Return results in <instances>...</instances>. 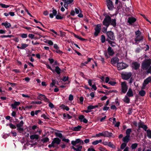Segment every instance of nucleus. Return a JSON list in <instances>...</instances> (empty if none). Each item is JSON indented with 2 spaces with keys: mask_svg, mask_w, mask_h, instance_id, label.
<instances>
[{
  "mask_svg": "<svg viewBox=\"0 0 151 151\" xmlns=\"http://www.w3.org/2000/svg\"><path fill=\"white\" fill-rule=\"evenodd\" d=\"M107 52L110 56H112L114 54V52L113 50L110 46L108 47L107 49Z\"/></svg>",
  "mask_w": 151,
  "mask_h": 151,
  "instance_id": "nucleus-14",
  "label": "nucleus"
},
{
  "mask_svg": "<svg viewBox=\"0 0 151 151\" xmlns=\"http://www.w3.org/2000/svg\"><path fill=\"white\" fill-rule=\"evenodd\" d=\"M49 140V139L47 137H45L42 140L44 142H46L48 141Z\"/></svg>",
  "mask_w": 151,
  "mask_h": 151,
  "instance_id": "nucleus-60",
  "label": "nucleus"
},
{
  "mask_svg": "<svg viewBox=\"0 0 151 151\" xmlns=\"http://www.w3.org/2000/svg\"><path fill=\"white\" fill-rule=\"evenodd\" d=\"M62 1L64 2V3L68 4L72 3L73 0H62Z\"/></svg>",
  "mask_w": 151,
  "mask_h": 151,
  "instance_id": "nucleus-28",
  "label": "nucleus"
},
{
  "mask_svg": "<svg viewBox=\"0 0 151 151\" xmlns=\"http://www.w3.org/2000/svg\"><path fill=\"white\" fill-rule=\"evenodd\" d=\"M132 132V129H127L126 132V135L130 136V134L131 132Z\"/></svg>",
  "mask_w": 151,
  "mask_h": 151,
  "instance_id": "nucleus-41",
  "label": "nucleus"
},
{
  "mask_svg": "<svg viewBox=\"0 0 151 151\" xmlns=\"http://www.w3.org/2000/svg\"><path fill=\"white\" fill-rule=\"evenodd\" d=\"M55 134L57 137H58L60 138H61L62 137V134L60 133L55 132Z\"/></svg>",
  "mask_w": 151,
  "mask_h": 151,
  "instance_id": "nucleus-46",
  "label": "nucleus"
},
{
  "mask_svg": "<svg viewBox=\"0 0 151 151\" xmlns=\"http://www.w3.org/2000/svg\"><path fill=\"white\" fill-rule=\"evenodd\" d=\"M106 2L108 8L110 10H112L114 6L112 1L110 0H106Z\"/></svg>",
  "mask_w": 151,
  "mask_h": 151,
  "instance_id": "nucleus-11",
  "label": "nucleus"
},
{
  "mask_svg": "<svg viewBox=\"0 0 151 151\" xmlns=\"http://www.w3.org/2000/svg\"><path fill=\"white\" fill-rule=\"evenodd\" d=\"M23 8L27 12V13L30 16H31V14L29 13L28 10L26 9V7L23 5H22Z\"/></svg>",
  "mask_w": 151,
  "mask_h": 151,
  "instance_id": "nucleus-48",
  "label": "nucleus"
},
{
  "mask_svg": "<svg viewBox=\"0 0 151 151\" xmlns=\"http://www.w3.org/2000/svg\"><path fill=\"white\" fill-rule=\"evenodd\" d=\"M135 35L137 36V35H140L141 34V32L139 31L138 30L135 32Z\"/></svg>",
  "mask_w": 151,
  "mask_h": 151,
  "instance_id": "nucleus-52",
  "label": "nucleus"
},
{
  "mask_svg": "<svg viewBox=\"0 0 151 151\" xmlns=\"http://www.w3.org/2000/svg\"><path fill=\"white\" fill-rule=\"evenodd\" d=\"M136 21V18L133 17H129L128 19V22L130 24L134 23Z\"/></svg>",
  "mask_w": 151,
  "mask_h": 151,
  "instance_id": "nucleus-15",
  "label": "nucleus"
},
{
  "mask_svg": "<svg viewBox=\"0 0 151 151\" xmlns=\"http://www.w3.org/2000/svg\"><path fill=\"white\" fill-rule=\"evenodd\" d=\"M22 96L25 98H29L30 97V96L27 94H22Z\"/></svg>",
  "mask_w": 151,
  "mask_h": 151,
  "instance_id": "nucleus-53",
  "label": "nucleus"
},
{
  "mask_svg": "<svg viewBox=\"0 0 151 151\" xmlns=\"http://www.w3.org/2000/svg\"><path fill=\"white\" fill-rule=\"evenodd\" d=\"M116 83V82L112 81H110L109 82V84L112 86L114 85Z\"/></svg>",
  "mask_w": 151,
  "mask_h": 151,
  "instance_id": "nucleus-61",
  "label": "nucleus"
},
{
  "mask_svg": "<svg viewBox=\"0 0 151 151\" xmlns=\"http://www.w3.org/2000/svg\"><path fill=\"white\" fill-rule=\"evenodd\" d=\"M20 104V102H19L15 101L14 104H11V106L13 109H15L17 106H19Z\"/></svg>",
  "mask_w": 151,
  "mask_h": 151,
  "instance_id": "nucleus-20",
  "label": "nucleus"
},
{
  "mask_svg": "<svg viewBox=\"0 0 151 151\" xmlns=\"http://www.w3.org/2000/svg\"><path fill=\"white\" fill-rule=\"evenodd\" d=\"M68 76L66 77L65 76L62 79V81H65L67 80H68Z\"/></svg>",
  "mask_w": 151,
  "mask_h": 151,
  "instance_id": "nucleus-59",
  "label": "nucleus"
},
{
  "mask_svg": "<svg viewBox=\"0 0 151 151\" xmlns=\"http://www.w3.org/2000/svg\"><path fill=\"white\" fill-rule=\"evenodd\" d=\"M147 136L149 138H151V130L148 129L147 131Z\"/></svg>",
  "mask_w": 151,
  "mask_h": 151,
  "instance_id": "nucleus-33",
  "label": "nucleus"
},
{
  "mask_svg": "<svg viewBox=\"0 0 151 151\" xmlns=\"http://www.w3.org/2000/svg\"><path fill=\"white\" fill-rule=\"evenodd\" d=\"M137 145L138 144L137 143L132 144L131 145V147L132 149H134L137 148Z\"/></svg>",
  "mask_w": 151,
  "mask_h": 151,
  "instance_id": "nucleus-37",
  "label": "nucleus"
},
{
  "mask_svg": "<svg viewBox=\"0 0 151 151\" xmlns=\"http://www.w3.org/2000/svg\"><path fill=\"white\" fill-rule=\"evenodd\" d=\"M28 46V45L22 43L21 44V49H24Z\"/></svg>",
  "mask_w": 151,
  "mask_h": 151,
  "instance_id": "nucleus-42",
  "label": "nucleus"
},
{
  "mask_svg": "<svg viewBox=\"0 0 151 151\" xmlns=\"http://www.w3.org/2000/svg\"><path fill=\"white\" fill-rule=\"evenodd\" d=\"M55 143H56L57 144H59L61 141L58 138H55L53 140Z\"/></svg>",
  "mask_w": 151,
  "mask_h": 151,
  "instance_id": "nucleus-25",
  "label": "nucleus"
},
{
  "mask_svg": "<svg viewBox=\"0 0 151 151\" xmlns=\"http://www.w3.org/2000/svg\"><path fill=\"white\" fill-rule=\"evenodd\" d=\"M108 145L113 148H115V146L111 142H110L108 143Z\"/></svg>",
  "mask_w": 151,
  "mask_h": 151,
  "instance_id": "nucleus-43",
  "label": "nucleus"
},
{
  "mask_svg": "<svg viewBox=\"0 0 151 151\" xmlns=\"http://www.w3.org/2000/svg\"><path fill=\"white\" fill-rule=\"evenodd\" d=\"M151 82V76L149 77L145 80L142 87V89H145L146 85Z\"/></svg>",
  "mask_w": 151,
  "mask_h": 151,
  "instance_id": "nucleus-4",
  "label": "nucleus"
},
{
  "mask_svg": "<svg viewBox=\"0 0 151 151\" xmlns=\"http://www.w3.org/2000/svg\"><path fill=\"white\" fill-rule=\"evenodd\" d=\"M32 106L31 105L26 106L25 107L24 109L27 110L31 109L32 108Z\"/></svg>",
  "mask_w": 151,
  "mask_h": 151,
  "instance_id": "nucleus-55",
  "label": "nucleus"
},
{
  "mask_svg": "<svg viewBox=\"0 0 151 151\" xmlns=\"http://www.w3.org/2000/svg\"><path fill=\"white\" fill-rule=\"evenodd\" d=\"M61 70L58 66H56L55 67V71L58 74H60Z\"/></svg>",
  "mask_w": 151,
  "mask_h": 151,
  "instance_id": "nucleus-30",
  "label": "nucleus"
},
{
  "mask_svg": "<svg viewBox=\"0 0 151 151\" xmlns=\"http://www.w3.org/2000/svg\"><path fill=\"white\" fill-rule=\"evenodd\" d=\"M45 96L44 95L40 94L38 95V99L43 100L45 98Z\"/></svg>",
  "mask_w": 151,
  "mask_h": 151,
  "instance_id": "nucleus-32",
  "label": "nucleus"
},
{
  "mask_svg": "<svg viewBox=\"0 0 151 151\" xmlns=\"http://www.w3.org/2000/svg\"><path fill=\"white\" fill-rule=\"evenodd\" d=\"M143 39V37L140 35H137V36L135 39V43H138L139 42L142 40Z\"/></svg>",
  "mask_w": 151,
  "mask_h": 151,
  "instance_id": "nucleus-13",
  "label": "nucleus"
},
{
  "mask_svg": "<svg viewBox=\"0 0 151 151\" xmlns=\"http://www.w3.org/2000/svg\"><path fill=\"white\" fill-rule=\"evenodd\" d=\"M0 6L3 8H7L9 6V5H6L3 4H0Z\"/></svg>",
  "mask_w": 151,
  "mask_h": 151,
  "instance_id": "nucleus-44",
  "label": "nucleus"
},
{
  "mask_svg": "<svg viewBox=\"0 0 151 151\" xmlns=\"http://www.w3.org/2000/svg\"><path fill=\"white\" fill-rule=\"evenodd\" d=\"M79 143L80 144H83L84 142L83 141L79 139H77L75 141H71V144L74 146H76V145Z\"/></svg>",
  "mask_w": 151,
  "mask_h": 151,
  "instance_id": "nucleus-10",
  "label": "nucleus"
},
{
  "mask_svg": "<svg viewBox=\"0 0 151 151\" xmlns=\"http://www.w3.org/2000/svg\"><path fill=\"white\" fill-rule=\"evenodd\" d=\"M110 24L114 27H115L116 25V20L115 19H111V21H110Z\"/></svg>",
  "mask_w": 151,
  "mask_h": 151,
  "instance_id": "nucleus-22",
  "label": "nucleus"
},
{
  "mask_svg": "<svg viewBox=\"0 0 151 151\" xmlns=\"http://www.w3.org/2000/svg\"><path fill=\"white\" fill-rule=\"evenodd\" d=\"M119 58L116 57H114L112 58L111 61V63L113 65L115 66L116 64L119 63Z\"/></svg>",
  "mask_w": 151,
  "mask_h": 151,
  "instance_id": "nucleus-8",
  "label": "nucleus"
},
{
  "mask_svg": "<svg viewBox=\"0 0 151 151\" xmlns=\"http://www.w3.org/2000/svg\"><path fill=\"white\" fill-rule=\"evenodd\" d=\"M108 27H104L102 28V31L104 33L106 32L107 31V28Z\"/></svg>",
  "mask_w": 151,
  "mask_h": 151,
  "instance_id": "nucleus-56",
  "label": "nucleus"
},
{
  "mask_svg": "<svg viewBox=\"0 0 151 151\" xmlns=\"http://www.w3.org/2000/svg\"><path fill=\"white\" fill-rule=\"evenodd\" d=\"M130 136L129 135H126L123 138V141L124 142L127 143L130 139Z\"/></svg>",
  "mask_w": 151,
  "mask_h": 151,
  "instance_id": "nucleus-18",
  "label": "nucleus"
},
{
  "mask_svg": "<svg viewBox=\"0 0 151 151\" xmlns=\"http://www.w3.org/2000/svg\"><path fill=\"white\" fill-rule=\"evenodd\" d=\"M63 116L64 117H67V118L68 119H70L72 118V116H70L68 114H63Z\"/></svg>",
  "mask_w": 151,
  "mask_h": 151,
  "instance_id": "nucleus-38",
  "label": "nucleus"
},
{
  "mask_svg": "<svg viewBox=\"0 0 151 151\" xmlns=\"http://www.w3.org/2000/svg\"><path fill=\"white\" fill-rule=\"evenodd\" d=\"M127 96L129 97H133L134 96V94L133 92L132 91V90L131 88H129L127 93Z\"/></svg>",
  "mask_w": 151,
  "mask_h": 151,
  "instance_id": "nucleus-16",
  "label": "nucleus"
},
{
  "mask_svg": "<svg viewBox=\"0 0 151 151\" xmlns=\"http://www.w3.org/2000/svg\"><path fill=\"white\" fill-rule=\"evenodd\" d=\"M39 39L41 41H43V42L45 43H47V40L45 38V37L42 35L41 37H40L39 38L38 37V39Z\"/></svg>",
  "mask_w": 151,
  "mask_h": 151,
  "instance_id": "nucleus-21",
  "label": "nucleus"
},
{
  "mask_svg": "<svg viewBox=\"0 0 151 151\" xmlns=\"http://www.w3.org/2000/svg\"><path fill=\"white\" fill-rule=\"evenodd\" d=\"M30 138L32 139H38V135L37 134L32 135L30 136Z\"/></svg>",
  "mask_w": 151,
  "mask_h": 151,
  "instance_id": "nucleus-31",
  "label": "nucleus"
},
{
  "mask_svg": "<svg viewBox=\"0 0 151 151\" xmlns=\"http://www.w3.org/2000/svg\"><path fill=\"white\" fill-rule=\"evenodd\" d=\"M76 147H77V148H76V149L75 150L76 151H81V150L82 148V146H76Z\"/></svg>",
  "mask_w": 151,
  "mask_h": 151,
  "instance_id": "nucleus-40",
  "label": "nucleus"
},
{
  "mask_svg": "<svg viewBox=\"0 0 151 151\" xmlns=\"http://www.w3.org/2000/svg\"><path fill=\"white\" fill-rule=\"evenodd\" d=\"M24 124V122L23 121H21L19 124H17V127H22Z\"/></svg>",
  "mask_w": 151,
  "mask_h": 151,
  "instance_id": "nucleus-36",
  "label": "nucleus"
},
{
  "mask_svg": "<svg viewBox=\"0 0 151 151\" xmlns=\"http://www.w3.org/2000/svg\"><path fill=\"white\" fill-rule=\"evenodd\" d=\"M47 43H48L49 45H52L53 44L52 42L50 40H49L48 41L47 40Z\"/></svg>",
  "mask_w": 151,
  "mask_h": 151,
  "instance_id": "nucleus-64",
  "label": "nucleus"
},
{
  "mask_svg": "<svg viewBox=\"0 0 151 151\" xmlns=\"http://www.w3.org/2000/svg\"><path fill=\"white\" fill-rule=\"evenodd\" d=\"M106 34L108 37L109 39L112 40H115V37L113 32L111 31H108L106 32Z\"/></svg>",
  "mask_w": 151,
  "mask_h": 151,
  "instance_id": "nucleus-7",
  "label": "nucleus"
},
{
  "mask_svg": "<svg viewBox=\"0 0 151 151\" xmlns=\"http://www.w3.org/2000/svg\"><path fill=\"white\" fill-rule=\"evenodd\" d=\"M81 127H82L81 126L78 125L76 127H73V130L75 131H79L81 130Z\"/></svg>",
  "mask_w": 151,
  "mask_h": 151,
  "instance_id": "nucleus-29",
  "label": "nucleus"
},
{
  "mask_svg": "<svg viewBox=\"0 0 151 151\" xmlns=\"http://www.w3.org/2000/svg\"><path fill=\"white\" fill-rule=\"evenodd\" d=\"M151 64V60L145 59L144 60L142 64L141 67L144 70L147 69Z\"/></svg>",
  "mask_w": 151,
  "mask_h": 151,
  "instance_id": "nucleus-1",
  "label": "nucleus"
},
{
  "mask_svg": "<svg viewBox=\"0 0 151 151\" xmlns=\"http://www.w3.org/2000/svg\"><path fill=\"white\" fill-rule=\"evenodd\" d=\"M132 73L131 72L125 73H122L121 75L122 78L124 80H127L129 79L132 76Z\"/></svg>",
  "mask_w": 151,
  "mask_h": 151,
  "instance_id": "nucleus-5",
  "label": "nucleus"
},
{
  "mask_svg": "<svg viewBox=\"0 0 151 151\" xmlns=\"http://www.w3.org/2000/svg\"><path fill=\"white\" fill-rule=\"evenodd\" d=\"M106 40L111 45L112 47H114L115 46V43L114 42L110 40L109 39L107 38Z\"/></svg>",
  "mask_w": 151,
  "mask_h": 151,
  "instance_id": "nucleus-27",
  "label": "nucleus"
},
{
  "mask_svg": "<svg viewBox=\"0 0 151 151\" xmlns=\"http://www.w3.org/2000/svg\"><path fill=\"white\" fill-rule=\"evenodd\" d=\"M84 118V116L83 115H81L79 116L78 119L80 120L81 122H82Z\"/></svg>",
  "mask_w": 151,
  "mask_h": 151,
  "instance_id": "nucleus-47",
  "label": "nucleus"
},
{
  "mask_svg": "<svg viewBox=\"0 0 151 151\" xmlns=\"http://www.w3.org/2000/svg\"><path fill=\"white\" fill-rule=\"evenodd\" d=\"M17 127V130L18 131H19L20 132H22L23 131V128L22 127Z\"/></svg>",
  "mask_w": 151,
  "mask_h": 151,
  "instance_id": "nucleus-49",
  "label": "nucleus"
},
{
  "mask_svg": "<svg viewBox=\"0 0 151 151\" xmlns=\"http://www.w3.org/2000/svg\"><path fill=\"white\" fill-rule=\"evenodd\" d=\"M56 83V81L55 80H52V82L50 84V86L51 87H52L53 86L55 85Z\"/></svg>",
  "mask_w": 151,
  "mask_h": 151,
  "instance_id": "nucleus-51",
  "label": "nucleus"
},
{
  "mask_svg": "<svg viewBox=\"0 0 151 151\" xmlns=\"http://www.w3.org/2000/svg\"><path fill=\"white\" fill-rule=\"evenodd\" d=\"M9 126L12 129H15L16 128L15 126L12 123H10L9 124Z\"/></svg>",
  "mask_w": 151,
  "mask_h": 151,
  "instance_id": "nucleus-54",
  "label": "nucleus"
},
{
  "mask_svg": "<svg viewBox=\"0 0 151 151\" xmlns=\"http://www.w3.org/2000/svg\"><path fill=\"white\" fill-rule=\"evenodd\" d=\"M127 143L125 142L122 143L121 146V148L122 149H124L126 146Z\"/></svg>",
  "mask_w": 151,
  "mask_h": 151,
  "instance_id": "nucleus-45",
  "label": "nucleus"
},
{
  "mask_svg": "<svg viewBox=\"0 0 151 151\" xmlns=\"http://www.w3.org/2000/svg\"><path fill=\"white\" fill-rule=\"evenodd\" d=\"M56 18L57 19H62L63 17L59 15H57L56 16Z\"/></svg>",
  "mask_w": 151,
  "mask_h": 151,
  "instance_id": "nucleus-63",
  "label": "nucleus"
},
{
  "mask_svg": "<svg viewBox=\"0 0 151 151\" xmlns=\"http://www.w3.org/2000/svg\"><path fill=\"white\" fill-rule=\"evenodd\" d=\"M101 142L102 140L101 139L99 140H96L93 142H92V144L93 145H95L98 144L99 143Z\"/></svg>",
  "mask_w": 151,
  "mask_h": 151,
  "instance_id": "nucleus-39",
  "label": "nucleus"
},
{
  "mask_svg": "<svg viewBox=\"0 0 151 151\" xmlns=\"http://www.w3.org/2000/svg\"><path fill=\"white\" fill-rule=\"evenodd\" d=\"M101 41L102 43H103L105 42L106 40V38L105 36L104 35H102L101 36Z\"/></svg>",
  "mask_w": 151,
  "mask_h": 151,
  "instance_id": "nucleus-34",
  "label": "nucleus"
},
{
  "mask_svg": "<svg viewBox=\"0 0 151 151\" xmlns=\"http://www.w3.org/2000/svg\"><path fill=\"white\" fill-rule=\"evenodd\" d=\"M13 36L12 35H2L1 36V37L2 38L4 37H13Z\"/></svg>",
  "mask_w": 151,
  "mask_h": 151,
  "instance_id": "nucleus-50",
  "label": "nucleus"
},
{
  "mask_svg": "<svg viewBox=\"0 0 151 151\" xmlns=\"http://www.w3.org/2000/svg\"><path fill=\"white\" fill-rule=\"evenodd\" d=\"M148 69H147V74L149 73H151V65L149 67Z\"/></svg>",
  "mask_w": 151,
  "mask_h": 151,
  "instance_id": "nucleus-57",
  "label": "nucleus"
},
{
  "mask_svg": "<svg viewBox=\"0 0 151 151\" xmlns=\"http://www.w3.org/2000/svg\"><path fill=\"white\" fill-rule=\"evenodd\" d=\"M101 29V25L100 24H97L96 27L95 28V32L94 35L95 36H97L100 32Z\"/></svg>",
  "mask_w": 151,
  "mask_h": 151,
  "instance_id": "nucleus-9",
  "label": "nucleus"
},
{
  "mask_svg": "<svg viewBox=\"0 0 151 151\" xmlns=\"http://www.w3.org/2000/svg\"><path fill=\"white\" fill-rule=\"evenodd\" d=\"M57 13V11L55 9H53L52 11V13L50 14V17L51 18H53V16H55L56 15Z\"/></svg>",
  "mask_w": 151,
  "mask_h": 151,
  "instance_id": "nucleus-24",
  "label": "nucleus"
},
{
  "mask_svg": "<svg viewBox=\"0 0 151 151\" xmlns=\"http://www.w3.org/2000/svg\"><path fill=\"white\" fill-rule=\"evenodd\" d=\"M103 134V136L104 137H110L112 136V134L111 133H109L108 132H104Z\"/></svg>",
  "mask_w": 151,
  "mask_h": 151,
  "instance_id": "nucleus-19",
  "label": "nucleus"
},
{
  "mask_svg": "<svg viewBox=\"0 0 151 151\" xmlns=\"http://www.w3.org/2000/svg\"><path fill=\"white\" fill-rule=\"evenodd\" d=\"M123 101L127 103H129L130 102V99L128 96H125L123 99Z\"/></svg>",
  "mask_w": 151,
  "mask_h": 151,
  "instance_id": "nucleus-23",
  "label": "nucleus"
},
{
  "mask_svg": "<svg viewBox=\"0 0 151 151\" xmlns=\"http://www.w3.org/2000/svg\"><path fill=\"white\" fill-rule=\"evenodd\" d=\"M116 66L117 69L119 70H120L126 68L128 66V65L125 63H117Z\"/></svg>",
  "mask_w": 151,
  "mask_h": 151,
  "instance_id": "nucleus-3",
  "label": "nucleus"
},
{
  "mask_svg": "<svg viewBox=\"0 0 151 151\" xmlns=\"http://www.w3.org/2000/svg\"><path fill=\"white\" fill-rule=\"evenodd\" d=\"M144 124H143V123H142L141 122H140L138 123V126L139 128H142V127Z\"/></svg>",
  "mask_w": 151,
  "mask_h": 151,
  "instance_id": "nucleus-58",
  "label": "nucleus"
},
{
  "mask_svg": "<svg viewBox=\"0 0 151 151\" xmlns=\"http://www.w3.org/2000/svg\"><path fill=\"white\" fill-rule=\"evenodd\" d=\"M21 36L22 38H26L27 37V35L26 34H22Z\"/></svg>",
  "mask_w": 151,
  "mask_h": 151,
  "instance_id": "nucleus-62",
  "label": "nucleus"
},
{
  "mask_svg": "<svg viewBox=\"0 0 151 151\" xmlns=\"http://www.w3.org/2000/svg\"><path fill=\"white\" fill-rule=\"evenodd\" d=\"M145 94V91L143 90L140 91L139 92V94L141 96H144Z\"/></svg>",
  "mask_w": 151,
  "mask_h": 151,
  "instance_id": "nucleus-26",
  "label": "nucleus"
},
{
  "mask_svg": "<svg viewBox=\"0 0 151 151\" xmlns=\"http://www.w3.org/2000/svg\"><path fill=\"white\" fill-rule=\"evenodd\" d=\"M140 66V64L137 62L133 63H132V67L135 70L138 69Z\"/></svg>",
  "mask_w": 151,
  "mask_h": 151,
  "instance_id": "nucleus-12",
  "label": "nucleus"
},
{
  "mask_svg": "<svg viewBox=\"0 0 151 151\" xmlns=\"http://www.w3.org/2000/svg\"><path fill=\"white\" fill-rule=\"evenodd\" d=\"M111 21V17L109 15L106 16L103 22V25L108 27L110 25Z\"/></svg>",
  "mask_w": 151,
  "mask_h": 151,
  "instance_id": "nucleus-2",
  "label": "nucleus"
},
{
  "mask_svg": "<svg viewBox=\"0 0 151 151\" xmlns=\"http://www.w3.org/2000/svg\"><path fill=\"white\" fill-rule=\"evenodd\" d=\"M73 35H74V36L76 37V38L79 39L80 40H81L82 41H83V40H85V39L83 38H82V37H80L79 36L77 35H76L74 33H73Z\"/></svg>",
  "mask_w": 151,
  "mask_h": 151,
  "instance_id": "nucleus-35",
  "label": "nucleus"
},
{
  "mask_svg": "<svg viewBox=\"0 0 151 151\" xmlns=\"http://www.w3.org/2000/svg\"><path fill=\"white\" fill-rule=\"evenodd\" d=\"M122 91L124 93H125L127 92L128 89V87L125 82H122Z\"/></svg>",
  "mask_w": 151,
  "mask_h": 151,
  "instance_id": "nucleus-6",
  "label": "nucleus"
},
{
  "mask_svg": "<svg viewBox=\"0 0 151 151\" xmlns=\"http://www.w3.org/2000/svg\"><path fill=\"white\" fill-rule=\"evenodd\" d=\"M1 25L5 26L6 28H9L11 27V24L7 21L5 22L2 23Z\"/></svg>",
  "mask_w": 151,
  "mask_h": 151,
  "instance_id": "nucleus-17",
  "label": "nucleus"
}]
</instances>
